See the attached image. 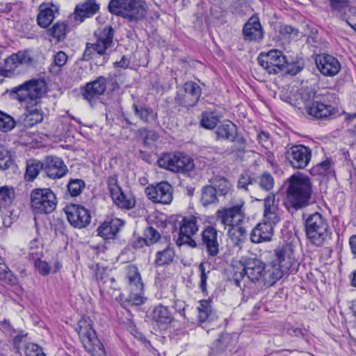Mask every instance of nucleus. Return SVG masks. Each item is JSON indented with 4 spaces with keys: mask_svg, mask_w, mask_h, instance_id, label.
Here are the masks:
<instances>
[{
    "mask_svg": "<svg viewBox=\"0 0 356 356\" xmlns=\"http://www.w3.org/2000/svg\"><path fill=\"white\" fill-rule=\"evenodd\" d=\"M332 8L341 10L348 6L349 0H330Z\"/></svg>",
    "mask_w": 356,
    "mask_h": 356,
    "instance_id": "obj_56",
    "label": "nucleus"
},
{
    "mask_svg": "<svg viewBox=\"0 0 356 356\" xmlns=\"http://www.w3.org/2000/svg\"><path fill=\"white\" fill-rule=\"evenodd\" d=\"M84 182L81 179L71 180L68 184V191L72 196L79 195L84 188Z\"/></svg>",
    "mask_w": 356,
    "mask_h": 356,
    "instance_id": "obj_47",
    "label": "nucleus"
},
{
    "mask_svg": "<svg viewBox=\"0 0 356 356\" xmlns=\"http://www.w3.org/2000/svg\"><path fill=\"white\" fill-rule=\"evenodd\" d=\"M213 184L214 188L216 189L222 195H227L232 193L233 191V186L229 180L224 177H216L213 179Z\"/></svg>",
    "mask_w": 356,
    "mask_h": 356,
    "instance_id": "obj_37",
    "label": "nucleus"
},
{
    "mask_svg": "<svg viewBox=\"0 0 356 356\" xmlns=\"http://www.w3.org/2000/svg\"><path fill=\"white\" fill-rule=\"evenodd\" d=\"M47 92V85L42 79H32L12 90L15 98L20 102H37Z\"/></svg>",
    "mask_w": 356,
    "mask_h": 356,
    "instance_id": "obj_8",
    "label": "nucleus"
},
{
    "mask_svg": "<svg viewBox=\"0 0 356 356\" xmlns=\"http://www.w3.org/2000/svg\"><path fill=\"white\" fill-rule=\"evenodd\" d=\"M15 198V191L12 187L8 186L0 188V209L10 206Z\"/></svg>",
    "mask_w": 356,
    "mask_h": 356,
    "instance_id": "obj_38",
    "label": "nucleus"
},
{
    "mask_svg": "<svg viewBox=\"0 0 356 356\" xmlns=\"http://www.w3.org/2000/svg\"><path fill=\"white\" fill-rule=\"evenodd\" d=\"M133 108L135 115L145 122H151L156 119V114L150 108L136 104H134Z\"/></svg>",
    "mask_w": 356,
    "mask_h": 356,
    "instance_id": "obj_35",
    "label": "nucleus"
},
{
    "mask_svg": "<svg viewBox=\"0 0 356 356\" xmlns=\"http://www.w3.org/2000/svg\"><path fill=\"white\" fill-rule=\"evenodd\" d=\"M218 235V230L213 225H208L202 231V245L209 257H216L219 253L220 243Z\"/></svg>",
    "mask_w": 356,
    "mask_h": 356,
    "instance_id": "obj_20",
    "label": "nucleus"
},
{
    "mask_svg": "<svg viewBox=\"0 0 356 356\" xmlns=\"http://www.w3.org/2000/svg\"><path fill=\"white\" fill-rule=\"evenodd\" d=\"M244 203L242 199H238L232 207L216 212V219L223 225L229 227L227 234L235 243L243 241L246 233L245 229L241 225L244 218Z\"/></svg>",
    "mask_w": 356,
    "mask_h": 356,
    "instance_id": "obj_3",
    "label": "nucleus"
},
{
    "mask_svg": "<svg viewBox=\"0 0 356 356\" xmlns=\"http://www.w3.org/2000/svg\"><path fill=\"white\" fill-rule=\"evenodd\" d=\"M198 318L201 323L209 320L211 316V309L210 302L208 300H202L197 307Z\"/></svg>",
    "mask_w": 356,
    "mask_h": 356,
    "instance_id": "obj_45",
    "label": "nucleus"
},
{
    "mask_svg": "<svg viewBox=\"0 0 356 356\" xmlns=\"http://www.w3.org/2000/svg\"><path fill=\"white\" fill-rule=\"evenodd\" d=\"M174 256L175 253L173 250L170 248H167L163 251L156 253L155 264L158 266L168 264L173 260Z\"/></svg>",
    "mask_w": 356,
    "mask_h": 356,
    "instance_id": "obj_42",
    "label": "nucleus"
},
{
    "mask_svg": "<svg viewBox=\"0 0 356 356\" xmlns=\"http://www.w3.org/2000/svg\"><path fill=\"white\" fill-rule=\"evenodd\" d=\"M312 149L303 145L291 146L286 152V158L291 165L296 169H304L312 159Z\"/></svg>",
    "mask_w": 356,
    "mask_h": 356,
    "instance_id": "obj_13",
    "label": "nucleus"
},
{
    "mask_svg": "<svg viewBox=\"0 0 356 356\" xmlns=\"http://www.w3.org/2000/svg\"><path fill=\"white\" fill-rule=\"evenodd\" d=\"M274 254L275 258L270 265L279 280L294 264V250L291 243H284L277 246L274 250Z\"/></svg>",
    "mask_w": 356,
    "mask_h": 356,
    "instance_id": "obj_7",
    "label": "nucleus"
},
{
    "mask_svg": "<svg viewBox=\"0 0 356 356\" xmlns=\"http://www.w3.org/2000/svg\"><path fill=\"white\" fill-rule=\"evenodd\" d=\"M16 125L14 118L6 113L0 111V131L8 132L13 129Z\"/></svg>",
    "mask_w": 356,
    "mask_h": 356,
    "instance_id": "obj_44",
    "label": "nucleus"
},
{
    "mask_svg": "<svg viewBox=\"0 0 356 356\" xmlns=\"http://www.w3.org/2000/svg\"><path fill=\"white\" fill-rule=\"evenodd\" d=\"M145 193L149 200L156 203L168 204L172 200V187L165 181L147 186Z\"/></svg>",
    "mask_w": 356,
    "mask_h": 356,
    "instance_id": "obj_17",
    "label": "nucleus"
},
{
    "mask_svg": "<svg viewBox=\"0 0 356 356\" xmlns=\"http://www.w3.org/2000/svg\"><path fill=\"white\" fill-rule=\"evenodd\" d=\"M243 35L246 40H259L263 38V31L259 19L252 17L246 22L243 28Z\"/></svg>",
    "mask_w": 356,
    "mask_h": 356,
    "instance_id": "obj_29",
    "label": "nucleus"
},
{
    "mask_svg": "<svg viewBox=\"0 0 356 356\" xmlns=\"http://www.w3.org/2000/svg\"><path fill=\"white\" fill-rule=\"evenodd\" d=\"M49 34L57 41L64 39L68 31L67 24L63 22L56 23L50 29Z\"/></svg>",
    "mask_w": 356,
    "mask_h": 356,
    "instance_id": "obj_40",
    "label": "nucleus"
},
{
    "mask_svg": "<svg viewBox=\"0 0 356 356\" xmlns=\"http://www.w3.org/2000/svg\"><path fill=\"white\" fill-rule=\"evenodd\" d=\"M280 210L275 195L270 193L264 200V219L252 230L250 240L254 243L268 242L274 235V227L280 222Z\"/></svg>",
    "mask_w": 356,
    "mask_h": 356,
    "instance_id": "obj_2",
    "label": "nucleus"
},
{
    "mask_svg": "<svg viewBox=\"0 0 356 356\" xmlns=\"http://www.w3.org/2000/svg\"><path fill=\"white\" fill-rule=\"evenodd\" d=\"M34 267L39 274L42 276H47L51 272V267L49 264L39 258L35 259Z\"/></svg>",
    "mask_w": 356,
    "mask_h": 356,
    "instance_id": "obj_48",
    "label": "nucleus"
},
{
    "mask_svg": "<svg viewBox=\"0 0 356 356\" xmlns=\"http://www.w3.org/2000/svg\"><path fill=\"white\" fill-rule=\"evenodd\" d=\"M345 16L348 24L356 31V8L347 6L346 8Z\"/></svg>",
    "mask_w": 356,
    "mask_h": 356,
    "instance_id": "obj_50",
    "label": "nucleus"
},
{
    "mask_svg": "<svg viewBox=\"0 0 356 356\" xmlns=\"http://www.w3.org/2000/svg\"><path fill=\"white\" fill-rule=\"evenodd\" d=\"M108 9L111 13L130 21H138L147 14V5L143 0H111Z\"/></svg>",
    "mask_w": 356,
    "mask_h": 356,
    "instance_id": "obj_6",
    "label": "nucleus"
},
{
    "mask_svg": "<svg viewBox=\"0 0 356 356\" xmlns=\"http://www.w3.org/2000/svg\"><path fill=\"white\" fill-rule=\"evenodd\" d=\"M99 8V6L95 0H87L76 6L74 13L70 15V19L74 23V25H78L86 18L93 15Z\"/></svg>",
    "mask_w": 356,
    "mask_h": 356,
    "instance_id": "obj_21",
    "label": "nucleus"
},
{
    "mask_svg": "<svg viewBox=\"0 0 356 356\" xmlns=\"http://www.w3.org/2000/svg\"><path fill=\"white\" fill-rule=\"evenodd\" d=\"M108 189L113 202L122 209H130L135 205V199L125 195L118 184L116 176H111L107 180Z\"/></svg>",
    "mask_w": 356,
    "mask_h": 356,
    "instance_id": "obj_16",
    "label": "nucleus"
},
{
    "mask_svg": "<svg viewBox=\"0 0 356 356\" xmlns=\"http://www.w3.org/2000/svg\"><path fill=\"white\" fill-rule=\"evenodd\" d=\"M145 237L147 245L155 243L160 238V234L154 228L149 227L145 229Z\"/></svg>",
    "mask_w": 356,
    "mask_h": 356,
    "instance_id": "obj_52",
    "label": "nucleus"
},
{
    "mask_svg": "<svg viewBox=\"0 0 356 356\" xmlns=\"http://www.w3.org/2000/svg\"><path fill=\"white\" fill-rule=\"evenodd\" d=\"M44 170L47 176L51 179H60L68 172L63 161L56 156H48L44 162Z\"/></svg>",
    "mask_w": 356,
    "mask_h": 356,
    "instance_id": "obj_23",
    "label": "nucleus"
},
{
    "mask_svg": "<svg viewBox=\"0 0 356 356\" xmlns=\"http://www.w3.org/2000/svg\"><path fill=\"white\" fill-rule=\"evenodd\" d=\"M40 244L38 243V241L36 240H34V241H32L30 243V249L31 250V252H30V254L33 257L34 254H37V252H33V249L35 248V249H39L40 248Z\"/></svg>",
    "mask_w": 356,
    "mask_h": 356,
    "instance_id": "obj_62",
    "label": "nucleus"
},
{
    "mask_svg": "<svg viewBox=\"0 0 356 356\" xmlns=\"http://www.w3.org/2000/svg\"><path fill=\"white\" fill-rule=\"evenodd\" d=\"M233 277L237 286L245 277L252 283L270 286L276 283L277 279L270 264L255 258L243 257L233 261Z\"/></svg>",
    "mask_w": 356,
    "mask_h": 356,
    "instance_id": "obj_1",
    "label": "nucleus"
},
{
    "mask_svg": "<svg viewBox=\"0 0 356 356\" xmlns=\"http://www.w3.org/2000/svg\"><path fill=\"white\" fill-rule=\"evenodd\" d=\"M67 60V55L63 51H59L54 56V63L58 67L63 66Z\"/></svg>",
    "mask_w": 356,
    "mask_h": 356,
    "instance_id": "obj_55",
    "label": "nucleus"
},
{
    "mask_svg": "<svg viewBox=\"0 0 356 356\" xmlns=\"http://www.w3.org/2000/svg\"><path fill=\"white\" fill-rule=\"evenodd\" d=\"M311 173L313 175H331L333 173V170L330 160L326 159L325 161L314 166L311 170Z\"/></svg>",
    "mask_w": 356,
    "mask_h": 356,
    "instance_id": "obj_41",
    "label": "nucleus"
},
{
    "mask_svg": "<svg viewBox=\"0 0 356 356\" xmlns=\"http://www.w3.org/2000/svg\"><path fill=\"white\" fill-rule=\"evenodd\" d=\"M288 200L295 209H300L308 204L312 192L309 177L302 173L293 175L289 179Z\"/></svg>",
    "mask_w": 356,
    "mask_h": 356,
    "instance_id": "obj_4",
    "label": "nucleus"
},
{
    "mask_svg": "<svg viewBox=\"0 0 356 356\" xmlns=\"http://www.w3.org/2000/svg\"><path fill=\"white\" fill-rule=\"evenodd\" d=\"M252 184V179L248 175H242L238 180V187L241 188L248 189V186Z\"/></svg>",
    "mask_w": 356,
    "mask_h": 356,
    "instance_id": "obj_57",
    "label": "nucleus"
},
{
    "mask_svg": "<svg viewBox=\"0 0 356 356\" xmlns=\"http://www.w3.org/2000/svg\"><path fill=\"white\" fill-rule=\"evenodd\" d=\"M216 193V189L213 186H206L203 187L200 200L202 205L207 207L210 204H216L218 202Z\"/></svg>",
    "mask_w": 356,
    "mask_h": 356,
    "instance_id": "obj_34",
    "label": "nucleus"
},
{
    "mask_svg": "<svg viewBox=\"0 0 356 356\" xmlns=\"http://www.w3.org/2000/svg\"><path fill=\"white\" fill-rule=\"evenodd\" d=\"M349 244L352 253L356 256V235L352 236L349 239Z\"/></svg>",
    "mask_w": 356,
    "mask_h": 356,
    "instance_id": "obj_61",
    "label": "nucleus"
},
{
    "mask_svg": "<svg viewBox=\"0 0 356 356\" xmlns=\"http://www.w3.org/2000/svg\"><path fill=\"white\" fill-rule=\"evenodd\" d=\"M269 138V134L266 132H260L257 136V139L262 146H265V144L268 142Z\"/></svg>",
    "mask_w": 356,
    "mask_h": 356,
    "instance_id": "obj_59",
    "label": "nucleus"
},
{
    "mask_svg": "<svg viewBox=\"0 0 356 356\" xmlns=\"http://www.w3.org/2000/svg\"><path fill=\"white\" fill-rule=\"evenodd\" d=\"M42 164L38 161L33 160L28 161L25 173V179L30 181L34 180L42 169Z\"/></svg>",
    "mask_w": 356,
    "mask_h": 356,
    "instance_id": "obj_39",
    "label": "nucleus"
},
{
    "mask_svg": "<svg viewBox=\"0 0 356 356\" xmlns=\"http://www.w3.org/2000/svg\"><path fill=\"white\" fill-rule=\"evenodd\" d=\"M59 8L52 3H42L39 6L38 15V24L42 28H46L52 22L55 13L58 12Z\"/></svg>",
    "mask_w": 356,
    "mask_h": 356,
    "instance_id": "obj_26",
    "label": "nucleus"
},
{
    "mask_svg": "<svg viewBox=\"0 0 356 356\" xmlns=\"http://www.w3.org/2000/svg\"><path fill=\"white\" fill-rule=\"evenodd\" d=\"M258 62L269 74L280 72L286 64V57L277 49L261 53L258 57Z\"/></svg>",
    "mask_w": 356,
    "mask_h": 356,
    "instance_id": "obj_12",
    "label": "nucleus"
},
{
    "mask_svg": "<svg viewBox=\"0 0 356 356\" xmlns=\"http://www.w3.org/2000/svg\"><path fill=\"white\" fill-rule=\"evenodd\" d=\"M30 204L35 213H49L56 209L57 200L50 188H35L31 193Z\"/></svg>",
    "mask_w": 356,
    "mask_h": 356,
    "instance_id": "obj_9",
    "label": "nucleus"
},
{
    "mask_svg": "<svg viewBox=\"0 0 356 356\" xmlns=\"http://www.w3.org/2000/svg\"><path fill=\"white\" fill-rule=\"evenodd\" d=\"M3 278H8L9 283L12 285H14L17 283V278L14 277L10 272H6L5 276Z\"/></svg>",
    "mask_w": 356,
    "mask_h": 356,
    "instance_id": "obj_63",
    "label": "nucleus"
},
{
    "mask_svg": "<svg viewBox=\"0 0 356 356\" xmlns=\"http://www.w3.org/2000/svg\"><path fill=\"white\" fill-rule=\"evenodd\" d=\"M12 163L13 159L10 152L3 146H0V169L7 170Z\"/></svg>",
    "mask_w": 356,
    "mask_h": 356,
    "instance_id": "obj_46",
    "label": "nucleus"
},
{
    "mask_svg": "<svg viewBox=\"0 0 356 356\" xmlns=\"http://www.w3.org/2000/svg\"><path fill=\"white\" fill-rule=\"evenodd\" d=\"M259 186L265 191L271 190L274 186V179L273 176L268 172L262 174L259 178Z\"/></svg>",
    "mask_w": 356,
    "mask_h": 356,
    "instance_id": "obj_49",
    "label": "nucleus"
},
{
    "mask_svg": "<svg viewBox=\"0 0 356 356\" xmlns=\"http://www.w3.org/2000/svg\"><path fill=\"white\" fill-rule=\"evenodd\" d=\"M220 119L218 115L212 112H204L200 120L201 126L207 129H213Z\"/></svg>",
    "mask_w": 356,
    "mask_h": 356,
    "instance_id": "obj_43",
    "label": "nucleus"
},
{
    "mask_svg": "<svg viewBox=\"0 0 356 356\" xmlns=\"http://www.w3.org/2000/svg\"><path fill=\"white\" fill-rule=\"evenodd\" d=\"M152 317L156 325L162 329L166 328L175 320L168 308L161 305L154 307Z\"/></svg>",
    "mask_w": 356,
    "mask_h": 356,
    "instance_id": "obj_28",
    "label": "nucleus"
},
{
    "mask_svg": "<svg viewBox=\"0 0 356 356\" xmlns=\"http://www.w3.org/2000/svg\"><path fill=\"white\" fill-rule=\"evenodd\" d=\"M306 234L309 241L317 245L323 243L326 236L327 225L319 213L310 215L305 222Z\"/></svg>",
    "mask_w": 356,
    "mask_h": 356,
    "instance_id": "obj_11",
    "label": "nucleus"
},
{
    "mask_svg": "<svg viewBox=\"0 0 356 356\" xmlns=\"http://www.w3.org/2000/svg\"><path fill=\"white\" fill-rule=\"evenodd\" d=\"M198 230L197 218L196 217H184L180 222L179 236L177 241V245L186 244L193 248L196 247V242L192 238V236L196 234Z\"/></svg>",
    "mask_w": 356,
    "mask_h": 356,
    "instance_id": "obj_15",
    "label": "nucleus"
},
{
    "mask_svg": "<svg viewBox=\"0 0 356 356\" xmlns=\"http://www.w3.org/2000/svg\"><path fill=\"white\" fill-rule=\"evenodd\" d=\"M32 61L30 51H19L5 59L3 66L0 67V76L12 77L19 66L30 64Z\"/></svg>",
    "mask_w": 356,
    "mask_h": 356,
    "instance_id": "obj_14",
    "label": "nucleus"
},
{
    "mask_svg": "<svg viewBox=\"0 0 356 356\" xmlns=\"http://www.w3.org/2000/svg\"><path fill=\"white\" fill-rule=\"evenodd\" d=\"M76 330L85 349L92 356H106V350L97 339L92 321L89 317L82 316L77 323Z\"/></svg>",
    "mask_w": 356,
    "mask_h": 356,
    "instance_id": "obj_5",
    "label": "nucleus"
},
{
    "mask_svg": "<svg viewBox=\"0 0 356 356\" xmlns=\"http://www.w3.org/2000/svg\"><path fill=\"white\" fill-rule=\"evenodd\" d=\"M106 79L100 76L86 85L83 95L90 104L92 106L96 99L104 94L106 89Z\"/></svg>",
    "mask_w": 356,
    "mask_h": 356,
    "instance_id": "obj_22",
    "label": "nucleus"
},
{
    "mask_svg": "<svg viewBox=\"0 0 356 356\" xmlns=\"http://www.w3.org/2000/svg\"><path fill=\"white\" fill-rule=\"evenodd\" d=\"M42 120L43 113L40 108L35 106L26 109L24 119V123L26 127H31Z\"/></svg>",
    "mask_w": 356,
    "mask_h": 356,
    "instance_id": "obj_31",
    "label": "nucleus"
},
{
    "mask_svg": "<svg viewBox=\"0 0 356 356\" xmlns=\"http://www.w3.org/2000/svg\"><path fill=\"white\" fill-rule=\"evenodd\" d=\"M185 95L181 103L186 106H195L201 95V89L199 85L193 81L186 82L184 84Z\"/></svg>",
    "mask_w": 356,
    "mask_h": 356,
    "instance_id": "obj_30",
    "label": "nucleus"
},
{
    "mask_svg": "<svg viewBox=\"0 0 356 356\" xmlns=\"http://www.w3.org/2000/svg\"><path fill=\"white\" fill-rule=\"evenodd\" d=\"M139 133L146 145H152L158 138V135L155 131H149L147 129H140Z\"/></svg>",
    "mask_w": 356,
    "mask_h": 356,
    "instance_id": "obj_51",
    "label": "nucleus"
},
{
    "mask_svg": "<svg viewBox=\"0 0 356 356\" xmlns=\"http://www.w3.org/2000/svg\"><path fill=\"white\" fill-rule=\"evenodd\" d=\"M176 172L183 171H191L194 168L193 159L184 154L177 153Z\"/></svg>",
    "mask_w": 356,
    "mask_h": 356,
    "instance_id": "obj_33",
    "label": "nucleus"
},
{
    "mask_svg": "<svg viewBox=\"0 0 356 356\" xmlns=\"http://www.w3.org/2000/svg\"><path fill=\"white\" fill-rule=\"evenodd\" d=\"M65 213L69 222L74 227H86L90 222L91 216L89 211L80 205L67 206Z\"/></svg>",
    "mask_w": 356,
    "mask_h": 356,
    "instance_id": "obj_18",
    "label": "nucleus"
},
{
    "mask_svg": "<svg viewBox=\"0 0 356 356\" xmlns=\"http://www.w3.org/2000/svg\"><path fill=\"white\" fill-rule=\"evenodd\" d=\"M199 270L200 271V287L202 291L204 293L207 291V280L208 278L207 273L206 272V268L204 267V264H200L199 266Z\"/></svg>",
    "mask_w": 356,
    "mask_h": 356,
    "instance_id": "obj_54",
    "label": "nucleus"
},
{
    "mask_svg": "<svg viewBox=\"0 0 356 356\" xmlns=\"http://www.w3.org/2000/svg\"><path fill=\"white\" fill-rule=\"evenodd\" d=\"M62 268V264L58 259H56L53 268H51V272L56 273Z\"/></svg>",
    "mask_w": 356,
    "mask_h": 356,
    "instance_id": "obj_64",
    "label": "nucleus"
},
{
    "mask_svg": "<svg viewBox=\"0 0 356 356\" xmlns=\"http://www.w3.org/2000/svg\"><path fill=\"white\" fill-rule=\"evenodd\" d=\"M26 356H45L40 346L35 343H28L25 348Z\"/></svg>",
    "mask_w": 356,
    "mask_h": 356,
    "instance_id": "obj_53",
    "label": "nucleus"
},
{
    "mask_svg": "<svg viewBox=\"0 0 356 356\" xmlns=\"http://www.w3.org/2000/svg\"><path fill=\"white\" fill-rule=\"evenodd\" d=\"M234 132V124L230 121H227L217 128L216 134L218 138L233 140Z\"/></svg>",
    "mask_w": 356,
    "mask_h": 356,
    "instance_id": "obj_36",
    "label": "nucleus"
},
{
    "mask_svg": "<svg viewBox=\"0 0 356 356\" xmlns=\"http://www.w3.org/2000/svg\"><path fill=\"white\" fill-rule=\"evenodd\" d=\"M115 65L116 67L126 68V67H127L129 66V60L127 58H126L124 56H123L122 58V59L120 60V61L115 62Z\"/></svg>",
    "mask_w": 356,
    "mask_h": 356,
    "instance_id": "obj_60",
    "label": "nucleus"
},
{
    "mask_svg": "<svg viewBox=\"0 0 356 356\" xmlns=\"http://www.w3.org/2000/svg\"><path fill=\"white\" fill-rule=\"evenodd\" d=\"M177 154H163L157 160L159 166L161 168L176 172Z\"/></svg>",
    "mask_w": 356,
    "mask_h": 356,
    "instance_id": "obj_32",
    "label": "nucleus"
},
{
    "mask_svg": "<svg viewBox=\"0 0 356 356\" xmlns=\"http://www.w3.org/2000/svg\"><path fill=\"white\" fill-rule=\"evenodd\" d=\"M124 225V222L119 218H113L105 221L98 228V235L104 239L114 238L120 229Z\"/></svg>",
    "mask_w": 356,
    "mask_h": 356,
    "instance_id": "obj_27",
    "label": "nucleus"
},
{
    "mask_svg": "<svg viewBox=\"0 0 356 356\" xmlns=\"http://www.w3.org/2000/svg\"><path fill=\"white\" fill-rule=\"evenodd\" d=\"M281 33L283 34H287L289 35L297 36L298 31L291 26H284L281 29Z\"/></svg>",
    "mask_w": 356,
    "mask_h": 356,
    "instance_id": "obj_58",
    "label": "nucleus"
},
{
    "mask_svg": "<svg viewBox=\"0 0 356 356\" xmlns=\"http://www.w3.org/2000/svg\"><path fill=\"white\" fill-rule=\"evenodd\" d=\"M307 113L316 118H327L336 115L337 110L331 105L314 100L306 106Z\"/></svg>",
    "mask_w": 356,
    "mask_h": 356,
    "instance_id": "obj_25",
    "label": "nucleus"
},
{
    "mask_svg": "<svg viewBox=\"0 0 356 356\" xmlns=\"http://www.w3.org/2000/svg\"><path fill=\"white\" fill-rule=\"evenodd\" d=\"M127 281L129 294L127 302L131 305L139 306L145 303L143 284L141 277L136 266H129L127 268Z\"/></svg>",
    "mask_w": 356,
    "mask_h": 356,
    "instance_id": "obj_10",
    "label": "nucleus"
},
{
    "mask_svg": "<svg viewBox=\"0 0 356 356\" xmlns=\"http://www.w3.org/2000/svg\"><path fill=\"white\" fill-rule=\"evenodd\" d=\"M113 30L112 27H105L103 32L97 37L95 44L87 45L86 52L92 50L96 51L99 55L106 53V50L111 47L113 42Z\"/></svg>",
    "mask_w": 356,
    "mask_h": 356,
    "instance_id": "obj_24",
    "label": "nucleus"
},
{
    "mask_svg": "<svg viewBox=\"0 0 356 356\" xmlns=\"http://www.w3.org/2000/svg\"><path fill=\"white\" fill-rule=\"evenodd\" d=\"M315 61L319 72L326 76H334L341 68L338 59L330 54L318 55Z\"/></svg>",
    "mask_w": 356,
    "mask_h": 356,
    "instance_id": "obj_19",
    "label": "nucleus"
}]
</instances>
